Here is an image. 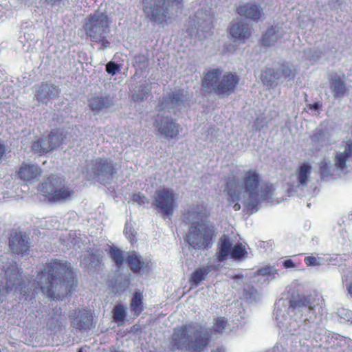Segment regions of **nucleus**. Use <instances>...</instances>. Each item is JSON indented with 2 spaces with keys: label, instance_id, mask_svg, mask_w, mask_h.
I'll use <instances>...</instances> for the list:
<instances>
[{
  "label": "nucleus",
  "instance_id": "2eb2a0df",
  "mask_svg": "<svg viewBox=\"0 0 352 352\" xmlns=\"http://www.w3.org/2000/svg\"><path fill=\"white\" fill-rule=\"evenodd\" d=\"M125 263L127 264L131 271L135 274L148 273L151 269V261L144 259L134 250L126 253Z\"/></svg>",
  "mask_w": 352,
  "mask_h": 352
},
{
  "label": "nucleus",
  "instance_id": "9d476101",
  "mask_svg": "<svg viewBox=\"0 0 352 352\" xmlns=\"http://www.w3.org/2000/svg\"><path fill=\"white\" fill-rule=\"evenodd\" d=\"M152 204L163 219L170 218L177 206V195L170 188H160L155 192Z\"/></svg>",
  "mask_w": 352,
  "mask_h": 352
},
{
  "label": "nucleus",
  "instance_id": "412c9836",
  "mask_svg": "<svg viewBox=\"0 0 352 352\" xmlns=\"http://www.w3.org/2000/svg\"><path fill=\"white\" fill-rule=\"evenodd\" d=\"M303 308H307L309 313L312 310H318L319 314L322 312V307L318 304H314V300L307 296H302L298 299L290 300L289 309L293 310L300 309L302 311Z\"/></svg>",
  "mask_w": 352,
  "mask_h": 352
},
{
  "label": "nucleus",
  "instance_id": "a878e982",
  "mask_svg": "<svg viewBox=\"0 0 352 352\" xmlns=\"http://www.w3.org/2000/svg\"><path fill=\"white\" fill-rule=\"evenodd\" d=\"M331 88L335 98L342 97L347 92L344 79L338 75L332 78Z\"/></svg>",
  "mask_w": 352,
  "mask_h": 352
},
{
  "label": "nucleus",
  "instance_id": "37998d69",
  "mask_svg": "<svg viewBox=\"0 0 352 352\" xmlns=\"http://www.w3.org/2000/svg\"><path fill=\"white\" fill-rule=\"evenodd\" d=\"M54 315L51 317L52 320H56V322H58L60 320V317L61 316V309H54Z\"/></svg>",
  "mask_w": 352,
  "mask_h": 352
},
{
  "label": "nucleus",
  "instance_id": "4be33fe9",
  "mask_svg": "<svg viewBox=\"0 0 352 352\" xmlns=\"http://www.w3.org/2000/svg\"><path fill=\"white\" fill-rule=\"evenodd\" d=\"M216 267L212 265H206L196 269L189 277V283L192 287L198 286L203 280H204L208 274Z\"/></svg>",
  "mask_w": 352,
  "mask_h": 352
},
{
  "label": "nucleus",
  "instance_id": "9b49d317",
  "mask_svg": "<svg viewBox=\"0 0 352 352\" xmlns=\"http://www.w3.org/2000/svg\"><path fill=\"white\" fill-rule=\"evenodd\" d=\"M65 138L63 131L59 129H54L47 136L33 141L31 148L34 153L41 156L44 155L60 146Z\"/></svg>",
  "mask_w": 352,
  "mask_h": 352
},
{
  "label": "nucleus",
  "instance_id": "58836bf2",
  "mask_svg": "<svg viewBox=\"0 0 352 352\" xmlns=\"http://www.w3.org/2000/svg\"><path fill=\"white\" fill-rule=\"evenodd\" d=\"M132 200L134 202H136L139 205L144 204L145 203H148V199L140 193H135L132 196Z\"/></svg>",
  "mask_w": 352,
  "mask_h": 352
},
{
  "label": "nucleus",
  "instance_id": "a19ab883",
  "mask_svg": "<svg viewBox=\"0 0 352 352\" xmlns=\"http://www.w3.org/2000/svg\"><path fill=\"white\" fill-rule=\"evenodd\" d=\"M304 261L307 266L308 267L316 266L320 265L319 262L318 261V258L312 256H306L304 259Z\"/></svg>",
  "mask_w": 352,
  "mask_h": 352
},
{
  "label": "nucleus",
  "instance_id": "0eeeda50",
  "mask_svg": "<svg viewBox=\"0 0 352 352\" xmlns=\"http://www.w3.org/2000/svg\"><path fill=\"white\" fill-rule=\"evenodd\" d=\"M214 234L212 226L206 222H196L189 228L184 240L195 250H207L212 245Z\"/></svg>",
  "mask_w": 352,
  "mask_h": 352
},
{
  "label": "nucleus",
  "instance_id": "aec40b11",
  "mask_svg": "<svg viewBox=\"0 0 352 352\" xmlns=\"http://www.w3.org/2000/svg\"><path fill=\"white\" fill-rule=\"evenodd\" d=\"M230 34L235 39L244 41L252 34V28L241 21H233L230 26Z\"/></svg>",
  "mask_w": 352,
  "mask_h": 352
},
{
  "label": "nucleus",
  "instance_id": "c756f323",
  "mask_svg": "<svg viewBox=\"0 0 352 352\" xmlns=\"http://www.w3.org/2000/svg\"><path fill=\"white\" fill-rule=\"evenodd\" d=\"M112 318L118 326H121L124 323L127 313L124 306L118 303L114 306L112 309Z\"/></svg>",
  "mask_w": 352,
  "mask_h": 352
},
{
  "label": "nucleus",
  "instance_id": "c85d7f7f",
  "mask_svg": "<svg viewBox=\"0 0 352 352\" xmlns=\"http://www.w3.org/2000/svg\"><path fill=\"white\" fill-rule=\"evenodd\" d=\"M54 91H57L56 88L47 82H42L36 93V97L39 100L49 99L53 95Z\"/></svg>",
  "mask_w": 352,
  "mask_h": 352
},
{
  "label": "nucleus",
  "instance_id": "ddd939ff",
  "mask_svg": "<svg viewBox=\"0 0 352 352\" xmlns=\"http://www.w3.org/2000/svg\"><path fill=\"white\" fill-rule=\"evenodd\" d=\"M154 127L164 137L167 139L176 138L182 128L173 119L168 116H156L153 123Z\"/></svg>",
  "mask_w": 352,
  "mask_h": 352
},
{
  "label": "nucleus",
  "instance_id": "dca6fc26",
  "mask_svg": "<svg viewBox=\"0 0 352 352\" xmlns=\"http://www.w3.org/2000/svg\"><path fill=\"white\" fill-rule=\"evenodd\" d=\"M72 320L73 326L79 331L89 330L93 327V314L90 310L79 309L74 311L73 315L69 316Z\"/></svg>",
  "mask_w": 352,
  "mask_h": 352
},
{
  "label": "nucleus",
  "instance_id": "20e7f679",
  "mask_svg": "<svg viewBox=\"0 0 352 352\" xmlns=\"http://www.w3.org/2000/svg\"><path fill=\"white\" fill-rule=\"evenodd\" d=\"M240 80L239 76L230 72H224L219 69H212L204 74L202 89L213 91L219 96H228L234 93Z\"/></svg>",
  "mask_w": 352,
  "mask_h": 352
},
{
  "label": "nucleus",
  "instance_id": "c9c22d12",
  "mask_svg": "<svg viewBox=\"0 0 352 352\" xmlns=\"http://www.w3.org/2000/svg\"><path fill=\"white\" fill-rule=\"evenodd\" d=\"M280 72V78L281 76L284 78H294L295 76L294 70L287 64H282L279 69Z\"/></svg>",
  "mask_w": 352,
  "mask_h": 352
},
{
  "label": "nucleus",
  "instance_id": "6e6552de",
  "mask_svg": "<svg viewBox=\"0 0 352 352\" xmlns=\"http://www.w3.org/2000/svg\"><path fill=\"white\" fill-rule=\"evenodd\" d=\"M183 0H142L143 11L150 20L157 24L166 25L170 19V8L182 6Z\"/></svg>",
  "mask_w": 352,
  "mask_h": 352
},
{
  "label": "nucleus",
  "instance_id": "3c124183",
  "mask_svg": "<svg viewBox=\"0 0 352 352\" xmlns=\"http://www.w3.org/2000/svg\"><path fill=\"white\" fill-rule=\"evenodd\" d=\"M78 352H82V351L81 349H80Z\"/></svg>",
  "mask_w": 352,
  "mask_h": 352
},
{
  "label": "nucleus",
  "instance_id": "2f4dec72",
  "mask_svg": "<svg viewBox=\"0 0 352 352\" xmlns=\"http://www.w3.org/2000/svg\"><path fill=\"white\" fill-rule=\"evenodd\" d=\"M109 254L110 258L118 267H120L125 263L126 257L124 256V252L119 248L111 247Z\"/></svg>",
  "mask_w": 352,
  "mask_h": 352
},
{
  "label": "nucleus",
  "instance_id": "4c0bfd02",
  "mask_svg": "<svg viewBox=\"0 0 352 352\" xmlns=\"http://www.w3.org/2000/svg\"><path fill=\"white\" fill-rule=\"evenodd\" d=\"M275 272L276 270L274 269V267L270 266H266L259 269L257 271L256 274L260 276H269L271 275H274L275 274Z\"/></svg>",
  "mask_w": 352,
  "mask_h": 352
},
{
  "label": "nucleus",
  "instance_id": "423d86ee",
  "mask_svg": "<svg viewBox=\"0 0 352 352\" xmlns=\"http://www.w3.org/2000/svg\"><path fill=\"white\" fill-rule=\"evenodd\" d=\"M38 190L52 202L65 201L71 199L74 192L65 184L63 178L54 175L39 184Z\"/></svg>",
  "mask_w": 352,
  "mask_h": 352
},
{
  "label": "nucleus",
  "instance_id": "a211bd4d",
  "mask_svg": "<svg viewBox=\"0 0 352 352\" xmlns=\"http://www.w3.org/2000/svg\"><path fill=\"white\" fill-rule=\"evenodd\" d=\"M239 15L247 19L258 21L263 14V10L254 3H246L236 9Z\"/></svg>",
  "mask_w": 352,
  "mask_h": 352
},
{
  "label": "nucleus",
  "instance_id": "c03bdc74",
  "mask_svg": "<svg viewBox=\"0 0 352 352\" xmlns=\"http://www.w3.org/2000/svg\"><path fill=\"white\" fill-rule=\"evenodd\" d=\"M321 107L322 104H320L319 102H314L313 104H309L308 105L309 109L314 111H318L321 108Z\"/></svg>",
  "mask_w": 352,
  "mask_h": 352
},
{
  "label": "nucleus",
  "instance_id": "b1692460",
  "mask_svg": "<svg viewBox=\"0 0 352 352\" xmlns=\"http://www.w3.org/2000/svg\"><path fill=\"white\" fill-rule=\"evenodd\" d=\"M130 309L133 315L139 316L144 311V296L142 292H135L131 298Z\"/></svg>",
  "mask_w": 352,
  "mask_h": 352
},
{
  "label": "nucleus",
  "instance_id": "393cba45",
  "mask_svg": "<svg viewBox=\"0 0 352 352\" xmlns=\"http://www.w3.org/2000/svg\"><path fill=\"white\" fill-rule=\"evenodd\" d=\"M352 156V144H347L344 152L338 153L334 160L335 166L341 170L346 168V162Z\"/></svg>",
  "mask_w": 352,
  "mask_h": 352
},
{
  "label": "nucleus",
  "instance_id": "e433bc0d",
  "mask_svg": "<svg viewBox=\"0 0 352 352\" xmlns=\"http://www.w3.org/2000/svg\"><path fill=\"white\" fill-rule=\"evenodd\" d=\"M120 70V66L113 61L109 62L106 65V71L109 74L115 75Z\"/></svg>",
  "mask_w": 352,
  "mask_h": 352
},
{
  "label": "nucleus",
  "instance_id": "7ed1b4c3",
  "mask_svg": "<svg viewBox=\"0 0 352 352\" xmlns=\"http://www.w3.org/2000/svg\"><path fill=\"white\" fill-rule=\"evenodd\" d=\"M210 342L211 336L206 329L202 327L195 329L193 324L190 323L173 329L168 347L171 351L203 352Z\"/></svg>",
  "mask_w": 352,
  "mask_h": 352
},
{
  "label": "nucleus",
  "instance_id": "72a5a7b5",
  "mask_svg": "<svg viewBox=\"0 0 352 352\" xmlns=\"http://www.w3.org/2000/svg\"><path fill=\"white\" fill-rule=\"evenodd\" d=\"M228 326V320L225 317H218L214 319L212 331L214 333H222Z\"/></svg>",
  "mask_w": 352,
  "mask_h": 352
},
{
  "label": "nucleus",
  "instance_id": "6ab92c4d",
  "mask_svg": "<svg viewBox=\"0 0 352 352\" xmlns=\"http://www.w3.org/2000/svg\"><path fill=\"white\" fill-rule=\"evenodd\" d=\"M41 173V168L38 166L27 164H23L18 171L19 177L26 182L38 180Z\"/></svg>",
  "mask_w": 352,
  "mask_h": 352
},
{
  "label": "nucleus",
  "instance_id": "f8f14e48",
  "mask_svg": "<svg viewBox=\"0 0 352 352\" xmlns=\"http://www.w3.org/2000/svg\"><path fill=\"white\" fill-rule=\"evenodd\" d=\"M92 173L103 184H111L116 177L118 168L113 161L107 157H98L93 161Z\"/></svg>",
  "mask_w": 352,
  "mask_h": 352
},
{
  "label": "nucleus",
  "instance_id": "f257e3e1",
  "mask_svg": "<svg viewBox=\"0 0 352 352\" xmlns=\"http://www.w3.org/2000/svg\"><path fill=\"white\" fill-rule=\"evenodd\" d=\"M6 284L0 285V294L6 295L13 289L19 292L22 299L34 298L39 291L54 300H63L70 296L77 287V276L66 261L53 259L44 265L32 284L21 278L16 263L5 269Z\"/></svg>",
  "mask_w": 352,
  "mask_h": 352
},
{
  "label": "nucleus",
  "instance_id": "39448f33",
  "mask_svg": "<svg viewBox=\"0 0 352 352\" xmlns=\"http://www.w3.org/2000/svg\"><path fill=\"white\" fill-rule=\"evenodd\" d=\"M84 30L91 41L101 45L100 49L109 47L110 42L107 36L110 32V20L105 13L97 10L89 14L84 25Z\"/></svg>",
  "mask_w": 352,
  "mask_h": 352
},
{
  "label": "nucleus",
  "instance_id": "1a4fd4ad",
  "mask_svg": "<svg viewBox=\"0 0 352 352\" xmlns=\"http://www.w3.org/2000/svg\"><path fill=\"white\" fill-rule=\"evenodd\" d=\"M247 255L245 246L241 242L234 244V240L230 235L223 234L219 239L214 255L217 261L221 263L228 258L239 261Z\"/></svg>",
  "mask_w": 352,
  "mask_h": 352
},
{
  "label": "nucleus",
  "instance_id": "de8ad7c7",
  "mask_svg": "<svg viewBox=\"0 0 352 352\" xmlns=\"http://www.w3.org/2000/svg\"><path fill=\"white\" fill-rule=\"evenodd\" d=\"M6 152L4 144L0 142V160L3 157Z\"/></svg>",
  "mask_w": 352,
  "mask_h": 352
},
{
  "label": "nucleus",
  "instance_id": "09e8293b",
  "mask_svg": "<svg viewBox=\"0 0 352 352\" xmlns=\"http://www.w3.org/2000/svg\"><path fill=\"white\" fill-rule=\"evenodd\" d=\"M212 352H225V349L223 346H219L215 349H213Z\"/></svg>",
  "mask_w": 352,
  "mask_h": 352
},
{
  "label": "nucleus",
  "instance_id": "473e14b6",
  "mask_svg": "<svg viewBox=\"0 0 352 352\" xmlns=\"http://www.w3.org/2000/svg\"><path fill=\"white\" fill-rule=\"evenodd\" d=\"M277 41V36L276 35L275 28L273 26L268 28L263 36L261 43L264 46H270Z\"/></svg>",
  "mask_w": 352,
  "mask_h": 352
},
{
  "label": "nucleus",
  "instance_id": "bb28decb",
  "mask_svg": "<svg viewBox=\"0 0 352 352\" xmlns=\"http://www.w3.org/2000/svg\"><path fill=\"white\" fill-rule=\"evenodd\" d=\"M205 210L206 208H204V206H201V207L199 206L196 207L192 206L183 214L184 220L188 223L194 220L202 219Z\"/></svg>",
  "mask_w": 352,
  "mask_h": 352
},
{
  "label": "nucleus",
  "instance_id": "8fccbe9b",
  "mask_svg": "<svg viewBox=\"0 0 352 352\" xmlns=\"http://www.w3.org/2000/svg\"><path fill=\"white\" fill-rule=\"evenodd\" d=\"M348 292L351 294L352 296V283L349 284L346 287Z\"/></svg>",
  "mask_w": 352,
  "mask_h": 352
},
{
  "label": "nucleus",
  "instance_id": "79ce46f5",
  "mask_svg": "<svg viewBox=\"0 0 352 352\" xmlns=\"http://www.w3.org/2000/svg\"><path fill=\"white\" fill-rule=\"evenodd\" d=\"M140 94H134L132 96V98L134 101H142L150 93V90L148 91H144L143 90L140 91Z\"/></svg>",
  "mask_w": 352,
  "mask_h": 352
},
{
  "label": "nucleus",
  "instance_id": "4468645a",
  "mask_svg": "<svg viewBox=\"0 0 352 352\" xmlns=\"http://www.w3.org/2000/svg\"><path fill=\"white\" fill-rule=\"evenodd\" d=\"M9 248L14 254L23 256L29 254L30 243L26 233L14 231L9 239Z\"/></svg>",
  "mask_w": 352,
  "mask_h": 352
},
{
  "label": "nucleus",
  "instance_id": "f704fd0d",
  "mask_svg": "<svg viewBox=\"0 0 352 352\" xmlns=\"http://www.w3.org/2000/svg\"><path fill=\"white\" fill-rule=\"evenodd\" d=\"M320 173L322 179H327L332 177L333 173L332 172V167L327 162L322 161L320 164Z\"/></svg>",
  "mask_w": 352,
  "mask_h": 352
},
{
  "label": "nucleus",
  "instance_id": "49530a36",
  "mask_svg": "<svg viewBox=\"0 0 352 352\" xmlns=\"http://www.w3.org/2000/svg\"><path fill=\"white\" fill-rule=\"evenodd\" d=\"M50 329L51 331H57L61 329V325L60 324H58V325H56V324H55L53 322L52 324L50 325Z\"/></svg>",
  "mask_w": 352,
  "mask_h": 352
},
{
  "label": "nucleus",
  "instance_id": "f03ea898",
  "mask_svg": "<svg viewBox=\"0 0 352 352\" xmlns=\"http://www.w3.org/2000/svg\"><path fill=\"white\" fill-rule=\"evenodd\" d=\"M225 191L229 204L232 205L236 211L241 209L238 201L241 199L243 194L248 193L246 207L254 210L261 201L272 198L274 188L272 184L263 183L261 175L256 170L250 169L243 172L241 185L234 176L229 177Z\"/></svg>",
  "mask_w": 352,
  "mask_h": 352
},
{
  "label": "nucleus",
  "instance_id": "7c9ffc66",
  "mask_svg": "<svg viewBox=\"0 0 352 352\" xmlns=\"http://www.w3.org/2000/svg\"><path fill=\"white\" fill-rule=\"evenodd\" d=\"M89 106L93 111H99L109 106L108 98L104 96L92 97L89 100Z\"/></svg>",
  "mask_w": 352,
  "mask_h": 352
},
{
  "label": "nucleus",
  "instance_id": "f3484780",
  "mask_svg": "<svg viewBox=\"0 0 352 352\" xmlns=\"http://www.w3.org/2000/svg\"><path fill=\"white\" fill-rule=\"evenodd\" d=\"M186 95L184 94L183 89H178L173 91L167 97L163 98L160 100L157 107V111H162L169 107L171 104L173 107L180 105L186 100Z\"/></svg>",
  "mask_w": 352,
  "mask_h": 352
},
{
  "label": "nucleus",
  "instance_id": "ea45409f",
  "mask_svg": "<svg viewBox=\"0 0 352 352\" xmlns=\"http://www.w3.org/2000/svg\"><path fill=\"white\" fill-rule=\"evenodd\" d=\"M324 131L322 130H318L317 131H316L311 136V141L316 144V143H318L320 142V141L323 140L324 139Z\"/></svg>",
  "mask_w": 352,
  "mask_h": 352
},
{
  "label": "nucleus",
  "instance_id": "a18cd8bd",
  "mask_svg": "<svg viewBox=\"0 0 352 352\" xmlns=\"http://www.w3.org/2000/svg\"><path fill=\"white\" fill-rule=\"evenodd\" d=\"M283 265L285 268H292V267H295V264L290 259H287V260L284 261L283 263Z\"/></svg>",
  "mask_w": 352,
  "mask_h": 352
},
{
  "label": "nucleus",
  "instance_id": "5701e85b",
  "mask_svg": "<svg viewBox=\"0 0 352 352\" xmlns=\"http://www.w3.org/2000/svg\"><path fill=\"white\" fill-rule=\"evenodd\" d=\"M311 166L307 163L302 164L296 171V176L298 186L305 187L311 173Z\"/></svg>",
  "mask_w": 352,
  "mask_h": 352
},
{
  "label": "nucleus",
  "instance_id": "cd10ccee",
  "mask_svg": "<svg viewBox=\"0 0 352 352\" xmlns=\"http://www.w3.org/2000/svg\"><path fill=\"white\" fill-rule=\"evenodd\" d=\"M280 78V75L278 72H275L273 69L267 68L263 71L261 79L264 85L268 87H273L276 80Z\"/></svg>",
  "mask_w": 352,
  "mask_h": 352
}]
</instances>
